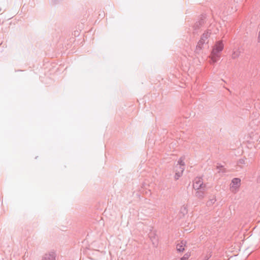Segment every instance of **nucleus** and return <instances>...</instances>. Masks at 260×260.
Returning a JSON list of instances; mask_svg holds the SVG:
<instances>
[{"mask_svg": "<svg viewBox=\"0 0 260 260\" xmlns=\"http://www.w3.org/2000/svg\"><path fill=\"white\" fill-rule=\"evenodd\" d=\"M56 254L54 251H51L45 253L43 257L42 260H56Z\"/></svg>", "mask_w": 260, "mask_h": 260, "instance_id": "nucleus-4", "label": "nucleus"}, {"mask_svg": "<svg viewBox=\"0 0 260 260\" xmlns=\"http://www.w3.org/2000/svg\"><path fill=\"white\" fill-rule=\"evenodd\" d=\"M241 179L239 178H234L232 180L230 189L232 192L236 193L239 190L241 185Z\"/></svg>", "mask_w": 260, "mask_h": 260, "instance_id": "nucleus-2", "label": "nucleus"}, {"mask_svg": "<svg viewBox=\"0 0 260 260\" xmlns=\"http://www.w3.org/2000/svg\"><path fill=\"white\" fill-rule=\"evenodd\" d=\"M206 184L203 182V179L200 177H197L193 180V187L195 190L204 189Z\"/></svg>", "mask_w": 260, "mask_h": 260, "instance_id": "nucleus-3", "label": "nucleus"}, {"mask_svg": "<svg viewBox=\"0 0 260 260\" xmlns=\"http://www.w3.org/2000/svg\"><path fill=\"white\" fill-rule=\"evenodd\" d=\"M184 170V167H183V166H176V170L175 171H180L181 173H183V171Z\"/></svg>", "mask_w": 260, "mask_h": 260, "instance_id": "nucleus-12", "label": "nucleus"}, {"mask_svg": "<svg viewBox=\"0 0 260 260\" xmlns=\"http://www.w3.org/2000/svg\"><path fill=\"white\" fill-rule=\"evenodd\" d=\"M216 201L215 197H213L212 199H210L209 200H208L207 202V206H212L215 202Z\"/></svg>", "mask_w": 260, "mask_h": 260, "instance_id": "nucleus-10", "label": "nucleus"}, {"mask_svg": "<svg viewBox=\"0 0 260 260\" xmlns=\"http://www.w3.org/2000/svg\"><path fill=\"white\" fill-rule=\"evenodd\" d=\"M209 258V257H208V256H206L205 257H204V260H208Z\"/></svg>", "mask_w": 260, "mask_h": 260, "instance_id": "nucleus-18", "label": "nucleus"}, {"mask_svg": "<svg viewBox=\"0 0 260 260\" xmlns=\"http://www.w3.org/2000/svg\"><path fill=\"white\" fill-rule=\"evenodd\" d=\"M182 175L180 171H176L175 175V180H178Z\"/></svg>", "mask_w": 260, "mask_h": 260, "instance_id": "nucleus-14", "label": "nucleus"}, {"mask_svg": "<svg viewBox=\"0 0 260 260\" xmlns=\"http://www.w3.org/2000/svg\"><path fill=\"white\" fill-rule=\"evenodd\" d=\"M205 24V20L203 19H200L193 25V28L194 30H199Z\"/></svg>", "mask_w": 260, "mask_h": 260, "instance_id": "nucleus-7", "label": "nucleus"}, {"mask_svg": "<svg viewBox=\"0 0 260 260\" xmlns=\"http://www.w3.org/2000/svg\"><path fill=\"white\" fill-rule=\"evenodd\" d=\"M190 256V254L185 253L184 256L180 258L181 260H187Z\"/></svg>", "mask_w": 260, "mask_h": 260, "instance_id": "nucleus-15", "label": "nucleus"}, {"mask_svg": "<svg viewBox=\"0 0 260 260\" xmlns=\"http://www.w3.org/2000/svg\"><path fill=\"white\" fill-rule=\"evenodd\" d=\"M195 196L199 199H203L204 197L205 191L204 189L196 190Z\"/></svg>", "mask_w": 260, "mask_h": 260, "instance_id": "nucleus-9", "label": "nucleus"}, {"mask_svg": "<svg viewBox=\"0 0 260 260\" xmlns=\"http://www.w3.org/2000/svg\"><path fill=\"white\" fill-rule=\"evenodd\" d=\"M257 182L260 183V174H259V176L257 178Z\"/></svg>", "mask_w": 260, "mask_h": 260, "instance_id": "nucleus-17", "label": "nucleus"}, {"mask_svg": "<svg viewBox=\"0 0 260 260\" xmlns=\"http://www.w3.org/2000/svg\"><path fill=\"white\" fill-rule=\"evenodd\" d=\"M211 34V30L210 29H208L204 32L198 43L197 49H202L203 45L206 43V40L210 37Z\"/></svg>", "mask_w": 260, "mask_h": 260, "instance_id": "nucleus-1", "label": "nucleus"}, {"mask_svg": "<svg viewBox=\"0 0 260 260\" xmlns=\"http://www.w3.org/2000/svg\"><path fill=\"white\" fill-rule=\"evenodd\" d=\"M240 52L238 50L233 51L232 54V57L233 59H236L240 55Z\"/></svg>", "mask_w": 260, "mask_h": 260, "instance_id": "nucleus-11", "label": "nucleus"}, {"mask_svg": "<svg viewBox=\"0 0 260 260\" xmlns=\"http://www.w3.org/2000/svg\"><path fill=\"white\" fill-rule=\"evenodd\" d=\"M186 242L182 240L179 243L176 245V249L178 252H182L184 250V247L185 246Z\"/></svg>", "mask_w": 260, "mask_h": 260, "instance_id": "nucleus-6", "label": "nucleus"}, {"mask_svg": "<svg viewBox=\"0 0 260 260\" xmlns=\"http://www.w3.org/2000/svg\"><path fill=\"white\" fill-rule=\"evenodd\" d=\"M246 158H241L238 161V164H245V160Z\"/></svg>", "mask_w": 260, "mask_h": 260, "instance_id": "nucleus-16", "label": "nucleus"}, {"mask_svg": "<svg viewBox=\"0 0 260 260\" xmlns=\"http://www.w3.org/2000/svg\"><path fill=\"white\" fill-rule=\"evenodd\" d=\"M177 166H183V167H184L185 164L183 162V160L182 159V158H180L179 159V160L178 161V164L177 165Z\"/></svg>", "mask_w": 260, "mask_h": 260, "instance_id": "nucleus-13", "label": "nucleus"}, {"mask_svg": "<svg viewBox=\"0 0 260 260\" xmlns=\"http://www.w3.org/2000/svg\"><path fill=\"white\" fill-rule=\"evenodd\" d=\"M219 58L220 55L219 53L217 52H214V53H213V51H212L211 54V59L212 63L216 62L219 60Z\"/></svg>", "mask_w": 260, "mask_h": 260, "instance_id": "nucleus-8", "label": "nucleus"}, {"mask_svg": "<svg viewBox=\"0 0 260 260\" xmlns=\"http://www.w3.org/2000/svg\"><path fill=\"white\" fill-rule=\"evenodd\" d=\"M223 49V44L222 41H218L216 42V44L213 48L212 51H213V53L214 52H217L219 53Z\"/></svg>", "mask_w": 260, "mask_h": 260, "instance_id": "nucleus-5", "label": "nucleus"}]
</instances>
